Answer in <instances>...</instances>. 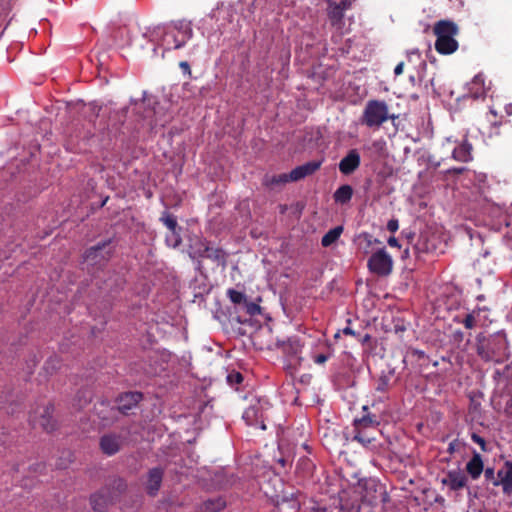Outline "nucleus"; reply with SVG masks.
I'll use <instances>...</instances> for the list:
<instances>
[{"instance_id":"25","label":"nucleus","mask_w":512,"mask_h":512,"mask_svg":"<svg viewBox=\"0 0 512 512\" xmlns=\"http://www.w3.org/2000/svg\"><path fill=\"white\" fill-rule=\"evenodd\" d=\"M343 232L342 226H336L333 229H330L321 239V244L323 247H329L333 243H335L341 236Z\"/></svg>"},{"instance_id":"1","label":"nucleus","mask_w":512,"mask_h":512,"mask_svg":"<svg viewBox=\"0 0 512 512\" xmlns=\"http://www.w3.org/2000/svg\"><path fill=\"white\" fill-rule=\"evenodd\" d=\"M193 36L192 24L187 20H178L158 26L154 31V37L158 47L164 52L182 48Z\"/></svg>"},{"instance_id":"19","label":"nucleus","mask_w":512,"mask_h":512,"mask_svg":"<svg viewBox=\"0 0 512 512\" xmlns=\"http://www.w3.org/2000/svg\"><path fill=\"white\" fill-rule=\"evenodd\" d=\"M163 471L159 468H153L149 471L147 481V491L150 495H155L162 482Z\"/></svg>"},{"instance_id":"54","label":"nucleus","mask_w":512,"mask_h":512,"mask_svg":"<svg viewBox=\"0 0 512 512\" xmlns=\"http://www.w3.org/2000/svg\"><path fill=\"white\" fill-rule=\"evenodd\" d=\"M490 112L493 114V115H496V111L494 109H490Z\"/></svg>"},{"instance_id":"7","label":"nucleus","mask_w":512,"mask_h":512,"mask_svg":"<svg viewBox=\"0 0 512 512\" xmlns=\"http://www.w3.org/2000/svg\"><path fill=\"white\" fill-rule=\"evenodd\" d=\"M493 486L501 487L505 496L512 495V461L506 460L503 466L497 471Z\"/></svg>"},{"instance_id":"21","label":"nucleus","mask_w":512,"mask_h":512,"mask_svg":"<svg viewBox=\"0 0 512 512\" xmlns=\"http://www.w3.org/2000/svg\"><path fill=\"white\" fill-rule=\"evenodd\" d=\"M328 17L333 26L339 27L344 17V11L334 1H328Z\"/></svg>"},{"instance_id":"3","label":"nucleus","mask_w":512,"mask_h":512,"mask_svg":"<svg viewBox=\"0 0 512 512\" xmlns=\"http://www.w3.org/2000/svg\"><path fill=\"white\" fill-rule=\"evenodd\" d=\"M389 118L394 119L395 116L389 115V108L385 101L369 100L362 114V123L369 128H379Z\"/></svg>"},{"instance_id":"32","label":"nucleus","mask_w":512,"mask_h":512,"mask_svg":"<svg viewBox=\"0 0 512 512\" xmlns=\"http://www.w3.org/2000/svg\"><path fill=\"white\" fill-rule=\"evenodd\" d=\"M165 242L169 247L172 248H176L181 244L182 239L180 234L177 232V229L169 231V233L165 237Z\"/></svg>"},{"instance_id":"14","label":"nucleus","mask_w":512,"mask_h":512,"mask_svg":"<svg viewBox=\"0 0 512 512\" xmlns=\"http://www.w3.org/2000/svg\"><path fill=\"white\" fill-rule=\"evenodd\" d=\"M442 483L448 485L451 490L457 491L466 486L467 478L460 470H450Z\"/></svg>"},{"instance_id":"40","label":"nucleus","mask_w":512,"mask_h":512,"mask_svg":"<svg viewBox=\"0 0 512 512\" xmlns=\"http://www.w3.org/2000/svg\"><path fill=\"white\" fill-rule=\"evenodd\" d=\"M387 229L392 232V233H395L398 229H399V222L397 219H390L387 223Z\"/></svg>"},{"instance_id":"51","label":"nucleus","mask_w":512,"mask_h":512,"mask_svg":"<svg viewBox=\"0 0 512 512\" xmlns=\"http://www.w3.org/2000/svg\"><path fill=\"white\" fill-rule=\"evenodd\" d=\"M180 66H181L182 68H186V69H188V68H189V65H188V63H187V62H182V63L180 64Z\"/></svg>"},{"instance_id":"34","label":"nucleus","mask_w":512,"mask_h":512,"mask_svg":"<svg viewBox=\"0 0 512 512\" xmlns=\"http://www.w3.org/2000/svg\"><path fill=\"white\" fill-rule=\"evenodd\" d=\"M160 220L169 229V231L176 230L178 227L176 218L168 212L163 213Z\"/></svg>"},{"instance_id":"12","label":"nucleus","mask_w":512,"mask_h":512,"mask_svg":"<svg viewBox=\"0 0 512 512\" xmlns=\"http://www.w3.org/2000/svg\"><path fill=\"white\" fill-rule=\"evenodd\" d=\"M122 444V438L116 434H106L100 439V448L108 456L116 454L122 447Z\"/></svg>"},{"instance_id":"8","label":"nucleus","mask_w":512,"mask_h":512,"mask_svg":"<svg viewBox=\"0 0 512 512\" xmlns=\"http://www.w3.org/2000/svg\"><path fill=\"white\" fill-rule=\"evenodd\" d=\"M243 419L249 426H259L260 429L265 430L263 416V404L257 401L255 404L250 405L243 413Z\"/></svg>"},{"instance_id":"5","label":"nucleus","mask_w":512,"mask_h":512,"mask_svg":"<svg viewBox=\"0 0 512 512\" xmlns=\"http://www.w3.org/2000/svg\"><path fill=\"white\" fill-rule=\"evenodd\" d=\"M112 254L109 242L99 243L89 248L84 255L85 262L90 266L101 265L107 261Z\"/></svg>"},{"instance_id":"13","label":"nucleus","mask_w":512,"mask_h":512,"mask_svg":"<svg viewBox=\"0 0 512 512\" xmlns=\"http://www.w3.org/2000/svg\"><path fill=\"white\" fill-rule=\"evenodd\" d=\"M321 164V161H309L299 165L289 173V177L291 181H299L315 173L321 167Z\"/></svg>"},{"instance_id":"38","label":"nucleus","mask_w":512,"mask_h":512,"mask_svg":"<svg viewBox=\"0 0 512 512\" xmlns=\"http://www.w3.org/2000/svg\"><path fill=\"white\" fill-rule=\"evenodd\" d=\"M464 327L466 329H473L476 325V320L473 313H469L465 316V318L462 321Z\"/></svg>"},{"instance_id":"26","label":"nucleus","mask_w":512,"mask_h":512,"mask_svg":"<svg viewBox=\"0 0 512 512\" xmlns=\"http://www.w3.org/2000/svg\"><path fill=\"white\" fill-rule=\"evenodd\" d=\"M393 376H394L393 369H390L387 372L383 371L377 380V384L375 387L376 391L386 392L390 387L391 380H392Z\"/></svg>"},{"instance_id":"43","label":"nucleus","mask_w":512,"mask_h":512,"mask_svg":"<svg viewBox=\"0 0 512 512\" xmlns=\"http://www.w3.org/2000/svg\"><path fill=\"white\" fill-rule=\"evenodd\" d=\"M328 360V356L325 354H319L314 357V362L317 364H323Z\"/></svg>"},{"instance_id":"20","label":"nucleus","mask_w":512,"mask_h":512,"mask_svg":"<svg viewBox=\"0 0 512 512\" xmlns=\"http://www.w3.org/2000/svg\"><path fill=\"white\" fill-rule=\"evenodd\" d=\"M34 423L40 425L46 431H52L55 424L52 420V407L45 406L42 408V413L39 419H33Z\"/></svg>"},{"instance_id":"2","label":"nucleus","mask_w":512,"mask_h":512,"mask_svg":"<svg viewBox=\"0 0 512 512\" xmlns=\"http://www.w3.org/2000/svg\"><path fill=\"white\" fill-rule=\"evenodd\" d=\"M437 36L435 49L438 53L449 55L458 49V42L454 38L458 33V27L452 21L440 20L434 26Z\"/></svg>"},{"instance_id":"15","label":"nucleus","mask_w":512,"mask_h":512,"mask_svg":"<svg viewBox=\"0 0 512 512\" xmlns=\"http://www.w3.org/2000/svg\"><path fill=\"white\" fill-rule=\"evenodd\" d=\"M452 159L467 163L472 160V145L468 141L458 142L453 148Z\"/></svg>"},{"instance_id":"41","label":"nucleus","mask_w":512,"mask_h":512,"mask_svg":"<svg viewBox=\"0 0 512 512\" xmlns=\"http://www.w3.org/2000/svg\"><path fill=\"white\" fill-rule=\"evenodd\" d=\"M357 512H375L372 508V504L361 503L358 507Z\"/></svg>"},{"instance_id":"45","label":"nucleus","mask_w":512,"mask_h":512,"mask_svg":"<svg viewBox=\"0 0 512 512\" xmlns=\"http://www.w3.org/2000/svg\"><path fill=\"white\" fill-rule=\"evenodd\" d=\"M403 68H404V63L403 62H400L396 65V67L394 68V74L396 76L400 75L403 73Z\"/></svg>"},{"instance_id":"24","label":"nucleus","mask_w":512,"mask_h":512,"mask_svg":"<svg viewBox=\"0 0 512 512\" xmlns=\"http://www.w3.org/2000/svg\"><path fill=\"white\" fill-rule=\"evenodd\" d=\"M380 243V241L377 239V238H374L371 234L369 233H361L359 236H358V244H359V247L360 249L363 250V252L365 254H368L370 253L371 251V247L374 245V244H378Z\"/></svg>"},{"instance_id":"36","label":"nucleus","mask_w":512,"mask_h":512,"mask_svg":"<svg viewBox=\"0 0 512 512\" xmlns=\"http://www.w3.org/2000/svg\"><path fill=\"white\" fill-rule=\"evenodd\" d=\"M477 354L486 362L493 360V354L482 344L477 345Z\"/></svg>"},{"instance_id":"50","label":"nucleus","mask_w":512,"mask_h":512,"mask_svg":"<svg viewBox=\"0 0 512 512\" xmlns=\"http://www.w3.org/2000/svg\"><path fill=\"white\" fill-rule=\"evenodd\" d=\"M369 340H370V335H369V334H366V335L363 337L362 342H363V343H365V342H367V341H369Z\"/></svg>"},{"instance_id":"39","label":"nucleus","mask_w":512,"mask_h":512,"mask_svg":"<svg viewBox=\"0 0 512 512\" xmlns=\"http://www.w3.org/2000/svg\"><path fill=\"white\" fill-rule=\"evenodd\" d=\"M471 439L474 443L478 444L483 451H486V442H485L484 438H482L481 436H479L476 433H473L471 436Z\"/></svg>"},{"instance_id":"31","label":"nucleus","mask_w":512,"mask_h":512,"mask_svg":"<svg viewBox=\"0 0 512 512\" xmlns=\"http://www.w3.org/2000/svg\"><path fill=\"white\" fill-rule=\"evenodd\" d=\"M227 296L232 303H234L235 305H238L240 307H242V305L244 304V302L247 299V296L245 295V293L235 290V289H228Z\"/></svg>"},{"instance_id":"33","label":"nucleus","mask_w":512,"mask_h":512,"mask_svg":"<svg viewBox=\"0 0 512 512\" xmlns=\"http://www.w3.org/2000/svg\"><path fill=\"white\" fill-rule=\"evenodd\" d=\"M241 308L249 316L258 315V314H260V311H261L260 306L258 304H256V303H254V302L249 301L248 298L246 299V301L244 302V304L242 305Z\"/></svg>"},{"instance_id":"17","label":"nucleus","mask_w":512,"mask_h":512,"mask_svg":"<svg viewBox=\"0 0 512 512\" xmlns=\"http://www.w3.org/2000/svg\"><path fill=\"white\" fill-rule=\"evenodd\" d=\"M467 90L472 98L484 97L486 94L485 81L482 74L474 76L471 82L467 84Z\"/></svg>"},{"instance_id":"49","label":"nucleus","mask_w":512,"mask_h":512,"mask_svg":"<svg viewBox=\"0 0 512 512\" xmlns=\"http://www.w3.org/2000/svg\"><path fill=\"white\" fill-rule=\"evenodd\" d=\"M448 451L453 453L455 451V442H451L448 447Z\"/></svg>"},{"instance_id":"9","label":"nucleus","mask_w":512,"mask_h":512,"mask_svg":"<svg viewBox=\"0 0 512 512\" xmlns=\"http://www.w3.org/2000/svg\"><path fill=\"white\" fill-rule=\"evenodd\" d=\"M282 351L283 353L289 358L290 365L294 368L301 363V352H302V345L300 341L296 338H290L287 342H284L282 345Z\"/></svg>"},{"instance_id":"11","label":"nucleus","mask_w":512,"mask_h":512,"mask_svg":"<svg viewBox=\"0 0 512 512\" xmlns=\"http://www.w3.org/2000/svg\"><path fill=\"white\" fill-rule=\"evenodd\" d=\"M361 163V157L356 149H351L345 157L339 162V170L344 175L352 174L356 169L359 168Z\"/></svg>"},{"instance_id":"44","label":"nucleus","mask_w":512,"mask_h":512,"mask_svg":"<svg viewBox=\"0 0 512 512\" xmlns=\"http://www.w3.org/2000/svg\"><path fill=\"white\" fill-rule=\"evenodd\" d=\"M352 5L351 0H342L340 3H337V6H340L342 10L345 12Z\"/></svg>"},{"instance_id":"22","label":"nucleus","mask_w":512,"mask_h":512,"mask_svg":"<svg viewBox=\"0 0 512 512\" xmlns=\"http://www.w3.org/2000/svg\"><path fill=\"white\" fill-rule=\"evenodd\" d=\"M142 398L139 392H128L120 398L119 409L123 412L130 410L135 406Z\"/></svg>"},{"instance_id":"48","label":"nucleus","mask_w":512,"mask_h":512,"mask_svg":"<svg viewBox=\"0 0 512 512\" xmlns=\"http://www.w3.org/2000/svg\"><path fill=\"white\" fill-rule=\"evenodd\" d=\"M505 112L507 115L511 116L512 115V103H509L505 106Z\"/></svg>"},{"instance_id":"47","label":"nucleus","mask_w":512,"mask_h":512,"mask_svg":"<svg viewBox=\"0 0 512 512\" xmlns=\"http://www.w3.org/2000/svg\"><path fill=\"white\" fill-rule=\"evenodd\" d=\"M343 333L346 335L356 336L355 331L353 329H351L350 327H345L343 329Z\"/></svg>"},{"instance_id":"18","label":"nucleus","mask_w":512,"mask_h":512,"mask_svg":"<svg viewBox=\"0 0 512 512\" xmlns=\"http://www.w3.org/2000/svg\"><path fill=\"white\" fill-rule=\"evenodd\" d=\"M466 470L473 480L480 477L484 470L482 457L479 453L475 452L472 458L466 464Z\"/></svg>"},{"instance_id":"35","label":"nucleus","mask_w":512,"mask_h":512,"mask_svg":"<svg viewBox=\"0 0 512 512\" xmlns=\"http://www.w3.org/2000/svg\"><path fill=\"white\" fill-rule=\"evenodd\" d=\"M353 440L358 441L364 447H368V445L372 442L373 438L368 436L362 430H356V433L353 436Z\"/></svg>"},{"instance_id":"29","label":"nucleus","mask_w":512,"mask_h":512,"mask_svg":"<svg viewBox=\"0 0 512 512\" xmlns=\"http://www.w3.org/2000/svg\"><path fill=\"white\" fill-rule=\"evenodd\" d=\"M456 144L457 140L454 139L453 137H447L444 139V141L441 143L439 147L442 159H446L452 156L453 148H455Z\"/></svg>"},{"instance_id":"4","label":"nucleus","mask_w":512,"mask_h":512,"mask_svg":"<svg viewBox=\"0 0 512 512\" xmlns=\"http://www.w3.org/2000/svg\"><path fill=\"white\" fill-rule=\"evenodd\" d=\"M368 268L378 276H388L393 269V259L384 248H381L369 258Z\"/></svg>"},{"instance_id":"23","label":"nucleus","mask_w":512,"mask_h":512,"mask_svg":"<svg viewBox=\"0 0 512 512\" xmlns=\"http://www.w3.org/2000/svg\"><path fill=\"white\" fill-rule=\"evenodd\" d=\"M353 196V188L348 185H342L334 192V200L336 203L339 204H346L348 203Z\"/></svg>"},{"instance_id":"10","label":"nucleus","mask_w":512,"mask_h":512,"mask_svg":"<svg viewBox=\"0 0 512 512\" xmlns=\"http://www.w3.org/2000/svg\"><path fill=\"white\" fill-rule=\"evenodd\" d=\"M194 254L201 258H208L219 265L225 266L227 254L220 248L210 247L205 243H201V248L194 251Z\"/></svg>"},{"instance_id":"53","label":"nucleus","mask_w":512,"mask_h":512,"mask_svg":"<svg viewBox=\"0 0 512 512\" xmlns=\"http://www.w3.org/2000/svg\"><path fill=\"white\" fill-rule=\"evenodd\" d=\"M464 171V168L457 169L456 172L461 173Z\"/></svg>"},{"instance_id":"42","label":"nucleus","mask_w":512,"mask_h":512,"mask_svg":"<svg viewBox=\"0 0 512 512\" xmlns=\"http://www.w3.org/2000/svg\"><path fill=\"white\" fill-rule=\"evenodd\" d=\"M484 476L486 480H492V482L494 481V479H496L495 471L493 468H486L484 471Z\"/></svg>"},{"instance_id":"28","label":"nucleus","mask_w":512,"mask_h":512,"mask_svg":"<svg viewBox=\"0 0 512 512\" xmlns=\"http://www.w3.org/2000/svg\"><path fill=\"white\" fill-rule=\"evenodd\" d=\"M291 181L289 174L283 173L279 175L265 176L264 184L268 187H275L279 185H283L287 182Z\"/></svg>"},{"instance_id":"46","label":"nucleus","mask_w":512,"mask_h":512,"mask_svg":"<svg viewBox=\"0 0 512 512\" xmlns=\"http://www.w3.org/2000/svg\"><path fill=\"white\" fill-rule=\"evenodd\" d=\"M387 242L391 247H400L399 241L395 237H390Z\"/></svg>"},{"instance_id":"6","label":"nucleus","mask_w":512,"mask_h":512,"mask_svg":"<svg viewBox=\"0 0 512 512\" xmlns=\"http://www.w3.org/2000/svg\"><path fill=\"white\" fill-rule=\"evenodd\" d=\"M359 489L362 494V503H376L383 494L382 486L372 478L361 480Z\"/></svg>"},{"instance_id":"52","label":"nucleus","mask_w":512,"mask_h":512,"mask_svg":"<svg viewBox=\"0 0 512 512\" xmlns=\"http://www.w3.org/2000/svg\"><path fill=\"white\" fill-rule=\"evenodd\" d=\"M457 337H462L463 333L461 331L456 332Z\"/></svg>"},{"instance_id":"16","label":"nucleus","mask_w":512,"mask_h":512,"mask_svg":"<svg viewBox=\"0 0 512 512\" xmlns=\"http://www.w3.org/2000/svg\"><path fill=\"white\" fill-rule=\"evenodd\" d=\"M145 118L150 119L151 127L164 126L170 119V116L160 106L154 107L145 114Z\"/></svg>"},{"instance_id":"37","label":"nucleus","mask_w":512,"mask_h":512,"mask_svg":"<svg viewBox=\"0 0 512 512\" xmlns=\"http://www.w3.org/2000/svg\"><path fill=\"white\" fill-rule=\"evenodd\" d=\"M243 381V376L239 372H231L227 375V382L231 385H237L240 384Z\"/></svg>"},{"instance_id":"27","label":"nucleus","mask_w":512,"mask_h":512,"mask_svg":"<svg viewBox=\"0 0 512 512\" xmlns=\"http://www.w3.org/2000/svg\"><path fill=\"white\" fill-rule=\"evenodd\" d=\"M90 500L93 509L98 512H104L109 503L108 497L102 493L93 494Z\"/></svg>"},{"instance_id":"30","label":"nucleus","mask_w":512,"mask_h":512,"mask_svg":"<svg viewBox=\"0 0 512 512\" xmlns=\"http://www.w3.org/2000/svg\"><path fill=\"white\" fill-rule=\"evenodd\" d=\"M378 424L379 422L370 415H364L362 418L354 420L356 430H363L365 428L375 427Z\"/></svg>"}]
</instances>
